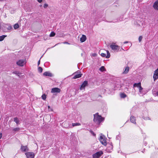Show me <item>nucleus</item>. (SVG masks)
Masks as SVG:
<instances>
[{"label":"nucleus","instance_id":"nucleus-1","mask_svg":"<svg viewBox=\"0 0 158 158\" xmlns=\"http://www.w3.org/2000/svg\"><path fill=\"white\" fill-rule=\"evenodd\" d=\"M94 121L96 123L99 124L104 120V118L98 115V113L94 115Z\"/></svg>","mask_w":158,"mask_h":158},{"label":"nucleus","instance_id":"nucleus-2","mask_svg":"<svg viewBox=\"0 0 158 158\" xmlns=\"http://www.w3.org/2000/svg\"><path fill=\"white\" fill-rule=\"evenodd\" d=\"M110 47L112 50L116 51L117 52L121 51V50H119L120 47L116 44L114 43H113L110 45Z\"/></svg>","mask_w":158,"mask_h":158},{"label":"nucleus","instance_id":"nucleus-3","mask_svg":"<svg viewBox=\"0 0 158 158\" xmlns=\"http://www.w3.org/2000/svg\"><path fill=\"white\" fill-rule=\"evenodd\" d=\"M68 124L67 123H65L64 124ZM81 125V124L79 123H73L71 124H68V125H67L64 127L65 128H72L75 126H80Z\"/></svg>","mask_w":158,"mask_h":158},{"label":"nucleus","instance_id":"nucleus-4","mask_svg":"<svg viewBox=\"0 0 158 158\" xmlns=\"http://www.w3.org/2000/svg\"><path fill=\"white\" fill-rule=\"evenodd\" d=\"M106 139V138L105 137V136L102 135L100 136L99 140L103 145L106 146L107 144Z\"/></svg>","mask_w":158,"mask_h":158},{"label":"nucleus","instance_id":"nucleus-5","mask_svg":"<svg viewBox=\"0 0 158 158\" xmlns=\"http://www.w3.org/2000/svg\"><path fill=\"white\" fill-rule=\"evenodd\" d=\"M103 154L102 151H100L97 152L93 155V158H99Z\"/></svg>","mask_w":158,"mask_h":158},{"label":"nucleus","instance_id":"nucleus-6","mask_svg":"<svg viewBox=\"0 0 158 158\" xmlns=\"http://www.w3.org/2000/svg\"><path fill=\"white\" fill-rule=\"evenodd\" d=\"M88 81H84L81 85V87L80 88V89L81 90H82L83 89H85V87L88 86Z\"/></svg>","mask_w":158,"mask_h":158},{"label":"nucleus","instance_id":"nucleus-7","mask_svg":"<svg viewBox=\"0 0 158 158\" xmlns=\"http://www.w3.org/2000/svg\"><path fill=\"white\" fill-rule=\"evenodd\" d=\"M27 158H34L35 156L34 153L33 152H27L25 153Z\"/></svg>","mask_w":158,"mask_h":158},{"label":"nucleus","instance_id":"nucleus-8","mask_svg":"<svg viewBox=\"0 0 158 158\" xmlns=\"http://www.w3.org/2000/svg\"><path fill=\"white\" fill-rule=\"evenodd\" d=\"M156 152L152 154L151 158H158V148H155Z\"/></svg>","mask_w":158,"mask_h":158},{"label":"nucleus","instance_id":"nucleus-9","mask_svg":"<svg viewBox=\"0 0 158 158\" xmlns=\"http://www.w3.org/2000/svg\"><path fill=\"white\" fill-rule=\"evenodd\" d=\"M153 78L154 81L158 79V68L154 71Z\"/></svg>","mask_w":158,"mask_h":158},{"label":"nucleus","instance_id":"nucleus-10","mask_svg":"<svg viewBox=\"0 0 158 158\" xmlns=\"http://www.w3.org/2000/svg\"><path fill=\"white\" fill-rule=\"evenodd\" d=\"M24 62V61L23 60H20L17 62L16 64L18 65L19 66H23Z\"/></svg>","mask_w":158,"mask_h":158},{"label":"nucleus","instance_id":"nucleus-11","mask_svg":"<svg viewBox=\"0 0 158 158\" xmlns=\"http://www.w3.org/2000/svg\"><path fill=\"white\" fill-rule=\"evenodd\" d=\"M51 93H59V88H54L52 89Z\"/></svg>","mask_w":158,"mask_h":158},{"label":"nucleus","instance_id":"nucleus-12","mask_svg":"<svg viewBox=\"0 0 158 158\" xmlns=\"http://www.w3.org/2000/svg\"><path fill=\"white\" fill-rule=\"evenodd\" d=\"M139 95H140L141 96H142L143 94H145V92L143 90V88L141 87L140 86V88H139Z\"/></svg>","mask_w":158,"mask_h":158},{"label":"nucleus","instance_id":"nucleus-13","mask_svg":"<svg viewBox=\"0 0 158 158\" xmlns=\"http://www.w3.org/2000/svg\"><path fill=\"white\" fill-rule=\"evenodd\" d=\"M153 6L155 10H158V0L154 3Z\"/></svg>","mask_w":158,"mask_h":158},{"label":"nucleus","instance_id":"nucleus-14","mask_svg":"<svg viewBox=\"0 0 158 158\" xmlns=\"http://www.w3.org/2000/svg\"><path fill=\"white\" fill-rule=\"evenodd\" d=\"M135 120H136V118H135V117L133 116H131L130 117V121H131V122L134 124H136V122H135Z\"/></svg>","mask_w":158,"mask_h":158},{"label":"nucleus","instance_id":"nucleus-15","mask_svg":"<svg viewBox=\"0 0 158 158\" xmlns=\"http://www.w3.org/2000/svg\"><path fill=\"white\" fill-rule=\"evenodd\" d=\"M43 75L44 76H48L50 77H51L53 76L52 74L49 72H45L43 73Z\"/></svg>","mask_w":158,"mask_h":158},{"label":"nucleus","instance_id":"nucleus-16","mask_svg":"<svg viewBox=\"0 0 158 158\" xmlns=\"http://www.w3.org/2000/svg\"><path fill=\"white\" fill-rule=\"evenodd\" d=\"M86 39V37L85 35H82V37L80 38V41L81 42H85Z\"/></svg>","mask_w":158,"mask_h":158},{"label":"nucleus","instance_id":"nucleus-17","mask_svg":"<svg viewBox=\"0 0 158 158\" xmlns=\"http://www.w3.org/2000/svg\"><path fill=\"white\" fill-rule=\"evenodd\" d=\"M129 70V67L127 66L126 67L124 70L123 72V73L124 74H126L128 73Z\"/></svg>","mask_w":158,"mask_h":158},{"label":"nucleus","instance_id":"nucleus-18","mask_svg":"<svg viewBox=\"0 0 158 158\" xmlns=\"http://www.w3.org/2000/svg\"><path fill=\"white\" fill-rule=\"evenodd\" d=\"M21 149L22 151L26 152L28 151L27 147V146H22Z\"/></svg>","mask_w":158,"mask_h":158},{"label":"nucleus","instance_id":"nucleus-19","mask_svg":"<svg viewBox=\"0 0 158 158\" xmlns=\"http://www.w3.org/2000/svg\"><path fill=\"white\" fill-rule=\"evenodd\" d=\"M82 74L81 73L76 74L73 77V79H76L78 78H80L81 77Z\"/></svg>","mask_w":158,"mask_h":158},{"label":"nucleus","instance_id":"nucleus-20","mask_svg":"<svg viewBox=\"0 0 158 158\" xmlns=\"http://www.w3.org/2000/svg\"><path fill=\"white\" fill-rule=\"evenodd\" d=\"M141 86V83L140 82L138 83H135L133 85V87H137L138 88H140Z\"/></svg>","mask_w":158,"mask_h":158},{"label":"nucleus","instance_id":"nucleus-21","mask_svg":"<svg viewBox=\"0 0 158 158\" xmlns=\"http://www.w3.org/2000/svg\"><path fill=\"white\" fill-rule=\"evenodd\" d=\"M14 121L16 123L17 125H18L19 124V121L18 118L17 117H15L14 118Z\"/></svg>","mask_w":158,"mask_h":158},{"label":"nucleus","instance_id":"nucleus-22","mask_svg":"<svg viewBox=\"0 0 158 158\" xmlns=\"http://www.w3.org/2000/svg\"><path fill=\"white\" fill-rule=\"evenodd\" d=\"M120 96L122 98H125L127 97V95L124 93H122L120 94Z\"/></svg>","mask_w":158,"mask_h":158},{"label":"nucleus","instance_id":"nucleus-23","mask_svg":"<svg viewBox=\"0 0 158 158\" xmlns=\"http://www.w3.org/2000/svg\"><path fill=\"white\" fill-rule=\"evenodd\" d=\"M6 36V35H4L0 36V41H3Z\"/></svg>","mask_w":158,"mask_h":158},{"label":"nucleus","instance_id":"nucleus-24","mask_svg":"<svg viewBox=\"0 0 158 158\" xmlns=\"http://www.w3.org/2000/svg\"><path fill=\"white\" fill-rule=\"evenodd\" d=\"M107 55L106 56V58H110V54L109 52V51H106Z\"/></svg>","mask_w":158,"mask_h":158},{"label":"nucleus","instance_id":"nucleus-25","mask_svg":"<svg viewBox=\"0 0 158 158\" xmlns=\"http://www.w3.org/2000/svg\"><path fill=\"white\" fill-rule=\"evenodd\" d=\"M15 29H16L19 27V25L18 23H17L15 24L14 26Z\"/></svg>","mask_w":158,"mask_h":158},{"label":"nucleus","instance_id":"nucleus-26","mask_svg":"<svg viewBox=\"0 0 158 158\" xmlns=\"http://www.w3.org/2000/svg\"><path fill=\"white\" fill-rule=\"evenodd\" d=\"M105 69V67L104 66H102L100 67L99 69V70L102 72L104 71Z\"/></svg>","mask_w":158,"mask_h":158},{"label":"nucleus","instance_id":"nucleus-27","mask_svg":"<svg viewBox=\"0 0 158 158\" xmlns=\"http://www.w3.org/2000/svg\"><path fill=\"white\" fill-rule=\"evenodd\" d=\"M55 35V33L53 31L50 34V37H53Z\"/></svg>","mask_w":158,"mask_h":158},{"label":"nucleus","instance_id":"nucleus-28","mask_svg":"<svg viewBox=\"0 0 158 158\" xmlns=\"http://www.w3.org/2000/svg\"><path fill=\"white\" fill-rule=\"evenodd\" d=\"M42 99L44 100H45L46 98V97L45 94H44L42 95L41 96Z\"/></svg>","mask_w":158,"mask_h":158},{"label":"nucleus","instance_id":"nucleus-29","mask_svg":"<svg viewBox=\"0 0 158 158\" xmlns=\"http://www.w3.org/2000/svg\"><path fill=\"white\" fill-rule=\"evenodd\" d=\"M38 70L40 73H41L43 71V69L41 67H39L38 68Z\"/></svg>","mask_w":158,"mask_h":158},{"label":"nucleus","instance_id":"nucleus-30","mask_svg":"<svg viewBox=\"0 0 158 158\" xmlns=\"http://www.w3.org/2000/svg\"><path fill=\"white\" fill-rule=\"evenodd\" d=\"M94 136H95V134L92 130L89 131Z\"/></svg>","mask_w":158,"mask_h":158},{"label":"nucleus","instance_id":"nucleus-31","mask_svg":"<svg viewBox=\"0 0 158 158\" xmlns=\"http://www.w3.org/2000/svg\"><path fill=\"white\" fill-rule=\"evenodd\" d=\"M19 129H20V128H19L17 127V128H14L13 129V131H17L19 130Z\"/></svg>","mask_w":158,"mask_h":158},{"label":"nucleus","instance_id":"nucleus-32","mask_svg":"<svg viewBox=\"0 0 158 158\" xmlns=\"http://www.w3.org/2000/svg\"><path fill=\"white\" fill-rule=\"evenodd\" d=\"M143 37L142 36H140L139 38V42H140L141 41Z\"/></svg>","mask_w":158,"mask_h":158},{"label":"nucleus","instance_id":"nucleus-33","mask_svg":"<svg viewBox=\"0 0 158 158\" xmlns=\"http://www.w3.org/2000/svg\"><path fill=\"white\" fill-rule=\"evenodd\" d=\"M120 138V136L119 135H117L116 136V140H119Z\"/></svg>","mask_w":158,"mask_h":158},{"label":"nucleus","instance_id":"nucleus-34","mask_svg":"<svg viewBox=\"0 0 158 158\" xmlns=\"http://www.w3.org/2000/svg\"><path fill=\"white\" fill-rule=\"evenodd\" d=\"M101 55L102 57H105L106 56V54L103 53H101Z\"/></svg>","mask_w":158,"mask_h":158},{"label":"nucleus","instance_id":"nucleus-35","mask_svg":"<svg viewBox=\"0 0 158 158\" xmlns=\"http://www.w3.org/2000/svg\"><path fill=\"white\" fill-rule=\"evenodd\" d=\"M48 6V4L45 3L44 5V8H46Z\"/></svg>","mask_w":158,"mask_h":158},{"label":"nucleus","instance_id":"nucleus-36","mask_svg":"<svg viewBox=\"0 0 158 158\" xmlns=\"http://www.w3.org/2000/svg\"><path fill=\"white\" fill-rule=\"evenodd\" d=\"M110 149H112L113 148V146L112 144H110V146L109 147Z\"/></svg>","mask_w":158,"mask_h":158},{"label":"nucleus","instance_id":"nucleus-37","mask_svg":"<svg viewBox=\"0 0 158 158\" xmlns=\"http://www.w3.org/2000/svg\"><path fill=\"white\" fill-rule=\"evenodd\" d=\"M12 29V27L11 26H9L8 28L7 29L9 30H10Z\"/></svg>","mask_w":158,"mask_h":158},{"label":"nucleus","instance_id":"nucleus-38","mask_svg":"<svg viewBox=\"0 0 158 158\" xmlns=\"http://www.w3.org/2000/svg\"><path fill=\"white\" fill-rule=\"evenodd\" d=\"M13 73L16 74H17L18 73L17 71H15Z\"/></svg>","mask_w":158,"mask_h":158},{"label":"nucleus","instance_id":"nucleus-39","mask_svg":"<svg viewBox=\"0 0 158 158\" xmlns=\"http://www.w3.org/2000/svg\"><path fill=\"white\" fill-rule=\"evenodd\" d=\"M155 95L156 96H158V91L156 92V93H155Z\"/></svg>","mask_w":158,"mask_h":158},{"label":"nucleus","instance_id":"nucleus-40","mask_svg":"<svg viewBox=\"0 0 158 158\" xmlns=\"http://www.w3.org/2000/svg\"><path fill=\"white\" fill-rule=\"evenodd\" d=\"M40 63V59L38 61V65L39 66Z\"/></svg>","mask_w":158,"mask_h":158},{"label":"nucleus","instance_id":"nucleus-41","mask_svg":"<svg viewBox=\"0 0 158 158\" xmlns=\"http://www.w3.org/2000/svg\"><path fill=\"white\" fill-rule=\"evenodd\" d=\"M2 136V133H0V139H1Z\"/></svg>","mask_w":158,"mask_h":158},{"label":"nucleus","instance_id":"nucleus-42","mask_svg":"<svg viewBox=\"0 0 158 158\" xmlns=\"http://www.w3.org/2000/svg\"><path fill=\"white\" fill-rule=\"evenodd\" d=\"M42 0H37V1L39 3H41L42 1Z\"/></svg>","mask_w":158,"mask_h":158},{"label":"nucleus","instance_id":"nucleus-43","mask_svg":"<svg viewBox=\"0 0 158 158\" xmlns=\"http://www.w3.org/2000/svg\"><path fill=\"white\" fill-rule=\"evenodd\" d=\"M64 44H70V43H69L68 42H64Z\"/></svg>","mask_w":158,"mask_h":158},{"label":"nucleus","instance_id":"nucleus-44","mask_svg":"<svg viewBox=\"0 0 158 158\" xmlns=\"http://www.w3.org/2000/svg\"><path fill=\"white\" fill-rule=\"evenodd\" d=\"M147 142H145L144 143V144L145 146H146L147 145Z\"/></svg>","mask_w":158,"mask_h":158},{"label":"nucleus","instance_id":"nucleus-45","mask_svg":"<svg viewBox=\"0 0 158 158\" xmlns=\"http://www.w3.org/2000/svg\"><path fill=\"white\" fill-rule=\"evenodd\" d=\"M128 43V42L127 41H125L124 42V44H127Z\"/></svg>","mask_w":158,"mask_h":158},{"label":"nucleus","instance_id":"nucleus-46","mask_svg":"<svg viewBox=\"0 0 158 158\" xmlns=\"http://www.w3.org/2000/svg\"><path fill=\"white\" fill-rule=\"evenodd\" d=\"M119 50H124V49L123 48H121V49H119Z\"/></svg>","mask_w":158,"mask_h":158},{"label":"nucleus","instance_id":"nucleus-47","mask_svg":"<svg viewBox=\"0 0 158 158\" xmlns=\"http://www.w3.org/2000/svg\"><path fill=\"white\" fill-rule=\"evenodd\" d=\"M47 117L48 118H50V116L49 115H47Z\"/></svg>","mask_w":158,"mask_h":158},{"label":"nucleus","instance_id":"nucleus-48","mask_svg":"<svg viewBox=\"0 0 158 158\" xmlns=\"http://www.w3.org/2000/svg\"><path fill=\"white\" fill-rule=\"evenodd\" d=\"M144 150H145V149H143V150L141 152H142L144 153Z\"/></svg>","mask_w":158,"mask_h":158},{"label":"nucleus","instance_id":"nucleus-49","mask_svg":"<svg viewBox=\"0 0 158 158\" xmlns=\"http://www.w3.org/2000/svg\"><path fill=\"white\" fill-rule=\"evenodd\" d=\"M95 55H96V54H93V56H95Z\"/></svg>","mask_w":158,"mask_h":158},{"label":"nucleus","instance_id":"nucleus-50","mask_svg":"<svg viewBox=\"0 0 158 158\" xmlns=\"http://www.w3.org/2000/svg\"><path fill=\"white\" fill-rule=\"evenodd\" d=\"M48 109H49L50 108V106H48Z\"/></svg>","mask_w":158,"mask_h":158},{"label":"nucleus","instance_id":"nucleus-51","mask_svg":"<svg viewBox=\"0 0 158 158\" xmlns=\"http://www.w3.org/2000/svg\"><path fill=\"white\" fill-rule=\"evenodd\" d=\"M45 118V117H44V119H43L44 120V119Z\"/></svg>","mask_w":158,"mask_h":158},{"label":"nucleus","instance_id":"nucleus-52","mask_svg":"<svg viewBox=\"0 0 158 158\" xmlns=\"http://www.w3.org/2000/svg\"><path fill=\"white\" fill-rule=\"evenodd\" d=\"M42 6V5H40V6Z\"/></svg>","mask_w":158,"mask_h":158},{"label":"nucleus","instance_id":"nucleus-53","mask_svg":"<svg viewBox=\"0 0 158 158\" xmlns=\"http://www.w3.org/2000/svg\"><path fill=\"white\" fill-rule=\"evenodd\" d=\"M42 56H41V58L42 57Z\"/></svg>","mask_w":158,"mask_h":158}]
</instances>
